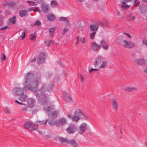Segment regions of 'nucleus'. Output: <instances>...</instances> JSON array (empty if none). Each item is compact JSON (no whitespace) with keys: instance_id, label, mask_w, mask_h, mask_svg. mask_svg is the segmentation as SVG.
Masks as SVG:
<instances>
[{"instance_id":"obj_1","label":"nucleus","mask_w":147,"mask_h":147,"mask_svg":"<svg viewBox=\"0 0 147 147\" xmlns=\"http://www.w3.org/2000/svg\"><path fill=\"white\" fill-rule=\"evenodd\" d=\"M34 75L32 73H27L25 77L24 86V87L25 91L30 90L34 92L38 91V87L39 79L36 78L34 79Z\"/></svg>"},{"instance_id":"obj_2","label":"nucleus","mask_w":147,"mask_h":147,"mask_svg":"<svg viewBox=\"0 0 147 147\" xmlns=\"http://www.w3.org/2000/svg\"><path fill=\"white\" fill-rule=\"evenodd\" d=\"M53 87L52 84L44 85L39 90V92L41 94L36 93L35 96L38 98V100L42 102V104L47 103L48 101L47 95H46L47 92H49L52 90Z\"/></svg>"},{"instance_id":"obj_3","label":"nucleus","mask_w":147,"mask_h":147,"mask_svg":"<svg viewBox=\"0 0 147 147\" xmlns=\"http://www.w3.org/2000/svg\"><path fill=\"white\" fill-rule=\"evenodd\" d=\"M74 115H71L70 114L67 115V117L72 121L78 122L80 119L87 120L88 119V115L79 109H76L74 112Z\"/></svg>"},{"instance_id":"obj_4","label":"nucleus","mask_w":147,"mask_h":147,"mask_svg":"<svg viewBox=\"0 0 147 147\" xmlns=\"http://www.w3.org/2000/svg\"><path fill=\"white\" fill-rule=\"evenodd\" d=\"M105 58L101 56H98L95 59L94 62V65L95 67H99L100 69L105 68L107 64V62L104 61Z\"/></svg>"},{"instance_id":"obj_5","label":"nucleus","mask_w":147,"mask_h":147,"mask_svg":"<svg viewBox=\"0 0 147 147\" xmlns=\"http://www.w3.org/2000/svg\"><path fill=\"white\" fill-rule=\"evenodd\" d=\"M24 88L20 87H15L12 90V92L13 93L20 96L22 94H24Z\"/></svg>"},{"instance_id":"obj_6","label":"nucleus","mask_w":147,"mask_h":147,"mask_svg":"<svg viewBox=\"0 0 147 147\" xmlns=\"http://www.w3.org/2000/svg\"><path fill=\"white\" fill-rule=\"evenodd\" d=\"M76 125L73 124H71L66 129L67 132L69 134H73L76 131Z\"/></svg>"},{"instance_id":"obj_7","label":"nucleus","mask_w":147,"mask_h":147,"mask_svg":"<svg viewBox=\"0 0 147 147\" xmlns=\"http://www.w3.org/2000/svg\"><path fill=\"white\" fill-rule=\"evenodd\" d=\"M87 125L86 123H82L78 128V133L82 134L87 129Z\"/></svg>"},{"instance_id":"obj_8","label":"nucleus","mask_w":147,"mask_h":147,"mask_svg":"<svg viewBox=\"0 0 147 147\" xmlns=\"http://www.w3.org/2000/svg\"><path fill=\"white\" fill-rule=\"evenodd\" d=\"M45 56L46 54L43 52H41L39 54L38 57L37 63L38 64H40L44 62Z\"/></svg>"},{"instance_id":"obj_9","label":"nucleus","mask_w":147,"mask_h":147,"mask_svg":"<svg viewBox=\"0 0 147 147\" xmlns=\"http://www.w3.org/2000/svg\"><path fill=\"white\" fill-rule=\"evenodd\" d=\"M123 42L124 43L123 45V46L125 47L131 49L135 46V44L131 42L127 41L125 40H124Z\"/></svg>"},{"instance_id":"obj_10","label":"nucleus","mask_w":147,"mask_h":147,"mask_svg":"<svg viewBox=\"0 0 147 147\" xmlns=\"http://www.w3.org/2000/svg\"><path fill=\"white\" fill-rule=\"evenodd\" d=\"M111 103L113 110L115 111H117L118 110V105L116 100L114 98L112 99Z\"/></svg>"},{"instance_id":"obj_11","label":"nucleus","mask_w":147,"mask_h":147,"mask_svg":"<svg viewBox=\"0 0 147 147\" xmlns=\"http://www.w3.org/2000/svg\"><path fill=\"white\" fill-rule=\"evenodd\" d=\"M19 14L20 17H27L29 15L28 11L25 9L20 10L19 12Z\"/></svg>"},{"instance_id":"obj_12","label":"nucleus","mask_w":147,"mask_h":147,"mask_svg":"<svg viewBox=\"0 0 147 147\" xmlns=\"http://www.w3.org/2000/svg\"><path fill=\"white\" fill-rule=\"evenodd\" d=\"M41 8L42 11L43 12L46 13L48 12L49 7V6L46 3H43L41 5Z\"/></svg>"},{"instance_id":"obj_13","label":"nucleus","mask_w":147,"mask_h":147,"mask_svg":"<svg viewBox=\"0 0 147 147\" xmlns=\"http://www.w3.org/2000/svg\"><path fill=\"white\" fill-rule=\"evenodd\" d=\"M91 44L92 50L94 51H97L101 46V45L97 44L95 42H92Z\"/></svg>"},{"instance_id":"obj_14","label":"nucleus","mask_w":147,"mask_h":147,"mask_svg":"<svg viewBox=\"0 0 147 147\" xmlns=\"http://www.w3.org/2000/svg\"><path fill=\"white\" fill-rule=\"evenodd\" d=\"M27 103L28 106L30 108H32L35 105V101L32 98H29L27 100Z\"/></svg>"},{"instance_id":"obj_15","label":"nucleus","mask_w":147,"mask_h":147,"mask_svg":"<svg viewBox=\"0 0 147 147\" xmlns=\"http://www.w3.org/2000/svg\"><path fill=\"white\" fill-rule=\"evenodd\" d=\"M68 144H70L73 147H80L78 143L74 139L69 140Z\"/></svg>"},{"instance_id":"obj_16","label":"nucleus","mask_w":147,"mask_h":147,"mask_svg":"<svg viewBox=\"0 0 147 147\" xmlns=\"http://www.w3.org/2000/svg\"><path fill=\"white\" fill-rule=\"evenodd\" d=\"M16 17L15 16H13L12 17L10 18L7 21V24H14L16 22Z\"/></svg>"},{"instance_id":"obj_17","label":"nucleus","mask_w":147,"mask_h":147,"mask_svg":"<svg viewBox=\"0 0 147 147\" xmlns=\"http://www.w3.org/2000/svg\"><path fill=\"white\" fill-rule=\"evenodd\" d=\"M101 45L104 49L107 50L108 49L109 45H107V42L104 40H102L100 42Z\"/></svg>"},{"instance_id":"obj_18","label":"nucleus","mask_w":147,"mask_h":147,"mask_svg":"<svg viewBox=\"0 0 147 147\" xmlns=\"http://www.w3.org/2000/svg\"><path fill=\"white\" fill-rule=\"evenodd\" d=\"M58 140L61 143H65L67 144H68L69 140L67 138L60 137L58 138Z\"/></svg>"},{"instance_id":"obj_19","label":"nucleus","mask_w":147,"mask_h":147,"mask_svg":"<svg viewBox=\"0 0 147 147\" xmlns=\"http://www.w3.org/2000/svg\"><path fill=\"white\" fill-rule=\"evenodd\" d=\"M90 30L91 31L95 32L98 30L99 28V26L95 24H92L90 26Z\"/></svg>"},{"instance_id":"obj_20","label":"nucleus","mask_w":147,"mask_h":147,"mask_svg":"<svg viewBox=\"0 0 147 147\" xmlns=\"http://www.w3.org/2000/svg\"><path fill=\"white\" fill-rule=\"evenodd\" d=\"M65 95L64 97L65 100L67 102H70L72 101V98L68 92H65Z\"/></svg>"},{"instance_id":"obj_21","label":"nucleus","mask_w":147,"mask_h":147,"mask_svg":"<svg viewBox=\"0 0 147 147\" xmlns=\"http://www.w3.org/2000/svg\"><path fill=\"white\" fill-rule=\"evenodd\" d=\"M58 115V112L55 111H52L51 112L48 113V115L50 117L52 118H56Z\"/></svg>"},{"instance_id":"obj_22","label":"nucleus","mask_w":147,"mask_h":147,"mask_svg":"<svg viewBox=\"0 0 147 147\" xmlns=\"http://www.w3.org/2000/svg\"><path fill=\"white\" fill-rule=\"evenodd\" d=\"M137 90V88L136 87H128L126 88L125 89V90L127 92H131Z\"/></svg>"},{"instance_id":"obj_23","label":"nucleus","mask_w":147,"mask_h":147,"mask_svg":"<svg viewBox=\"0 0 147 147\" xmlns=\"http://www.w3.org/2000/svg\"><path fill=\"white\" fill-rule=\"evenodd\" d=\"M126 3H127L126 2L125 0L121 3V7L123 9H127L130 7V5L126 4Z\"/></svg>"},{"instance_id":"obj_24","label":"nucleus","mask_w":147,"mask_h":147,"mask_svg":"<svg viewBox=\"0 0 147 147\" xmlns=\"http://www.w3.org/2000/svg\"><path fill=\"white\" fill-rule=\"evenodd\" d=\"M47 17L48 20L51 21L54 20L56 18L55 15L52 13L48 14Z\"/></svg>"},{"instance_id":"obj_25","label":"nucleus","mask_w":147,"mask_h":147,"mask_svg":"<svg viewBox=\"0 0 147 147\" xmlns=\"http://www.w3.org/2000/svg\"><path fill=\"white\" fill-rule=\"evenodd\" d=\"M49 124L51 126L56 125L57 126L59 125V124L57 121H49L48 122Z\"/></svg>"},{"instance_id":"obj_26","label":"nucleus","mask_w":147,"mask_h":147,"mask_svg":"<svg viewBox=\"0 0 147 147\" xmlns=\"http://www.w3.org/2000/svg\"><path fill=\"white\" fill-rule=\"evenodd\" d=\"M136 17L135 16L132 15L131 13H129V14L127 15L126 17V19L128 20H133L135 19Z\"/></svg>"},{"instance_id":"obj_27","label":"nucleus","mask_w":147,"mask_h":147,"mask_svg":"<svg viewBox=\"0 0 147 147\" xmlns=\"http://www.w3.org/2000/svg\"><path fill=\"white\" fill-rule=\"evenodd\" d=\"M48 121V119H47L43 121L37 120L36 121V123L38 125H42L44 124L45 125H47V122Z\"/></svg>"},{"instance_id":"obj_28","label":"nucleus","mask_w":147,"mask_h":147,"mask_svg":"<svg viewBox=\"0 0 147 147\" xmlns=\"http://www.w3.org/2000/svg\"><path fill=\"white\" fill-rule=\"evenodd\" d=\"M20 96V97L19 98V100L22 102L25 101L27 97V96L26 94H25L24 93L23 94H22Z\"/></svg>"},{"instance_id":"obj_29","label":"nucleus","mask_w":147,"mask_h":147,"mask_svg":"<svg viewBox=\"0 0 147 147\" xmlns=\"http://www.w3.org/2000/svg\"><path fill=\"white\" fill-rule=\"evenodd\" d=\"M31 128L29 129L30 131H32L36 130L38 128V125L35 124L32 125V126L30 127Z\"/></svg>"},{"instance_id":"obj_30","label":"nucleus","mask_w":147,"mask_h":147,"mask_svg":"<svg viewBox=\"0 0 147 147\" xmlns=\"http://www.w3.org/2000/svg\"><path fill=\"white\" fill-rule=\"evenodd\" d=\"M59 121L62 125H64L67 123L66 119L63 117L59 119Z\"/></svg>"},{"instance_id":"obj_31","label":"nucleus","mask_w":147,"mask_h":147,"mask_svg":"<svg viewBox=\"0 0 147 147\" xmlns=\"http://www.w3.org/2000/svg\"><path fill=\"white\" fill-rule=\"evenodd\" d=\"M57 4L56 0H52L50 3V5L52 7L54 8L56 6Z\"/></svg>"},{"instance_id":"obj_32","label":"nucleus","mask_w":147,"mask_h":147,"mask_svg":"<svg viewBox=\"0 0 147 147\" xmlns=\"http://www.w3.org/2000/svg\"><path fill=\"white\" fill-rule=\"evenodd\" d=\"M45 45L47 47H49L51 45L54 44V41L50 40H49L45 42Z\"/></svg>"},{"instance_id":"obj_33","label":"nucleus","mask_w":147,"mask_h":147,"mask_svg":"<svg viewBox=\"0 0 147 147\" xmlns=\"http://www.w3.org/2000/svg\"><path fill=\"white\" fill-rule=\"evenodd\" d=\"M32 125V123L31 122H27L24 123V126L27 129H29L31 127Z\"/></svg>"},{"instance_id":"obj_34","label":"nucleus","mask_w":147,"mask_h":147,"mask_svg":"<svg viewBox=\"0 0 147 147\" xmlns=\"http://www.w3.org/2000/svg\"><path fill=\"white\" fill-rule=\"evenodd\" d=\"M77 40L79 42H81L82 43L84 44L85 43V38H81L80 36H78L77 38Z\"/></svg>"},{"instance_id":"obj_35","label":"nucleus","mask_w":147,"mask_h":147,"mask_svg":"<svg viewBox=\"0 0 147 147\" xmlns=\"http://www.w3.org/2000/svg\"><path fill=\"white\" fill-rule=\"evenodd\" d=\"M142 59H136L135 61V62L139 65H142Z\"/></svg>"},{"instance_id":"obj_36","label":"nucleus","mask_w":147,"mask_h":147,"mask_svg":"<svg viewBox=\"0 0 147 147\" xmlns=\"http://www.w3.org/2000/svg\"><path fill=\"white\" fill-rule=\"evenodd\" d=\"M56 29V27H53L51 28L49 30V32L50 34V35H51V34H52L54 31Z\"/></svg>"},{"instance_id":"obj_37","label":"nucleus","mask_w":147,"mask_h":147,"mask_svg":"<svg viewBox=\"0 0 147 147\" xmlns=\"http://www.w3.org/2000/svg\"><path fill=\"white\" fill-rule=\"evenodd\" d=\"M46 111L47 112H49L51 110L53 109V106L52 105L50 107H49L46 108L45 109Z\"/></svg>"},{"instance_id":"obj_38","label":"nucleus","mask_w":147,"mask_h":147,"mask_svg":"<svg viewBox=\"0 0 147 147\" xmlns=\"http://www.w3.org/2000/svg\"><path fill=\"white\" fill-rule=\"evenodd\" d=\"M25 30H24L23 32H22V34L20 36L19 38H21L22 40H23L25 37Z\"/></svg>"},{"instance_id":"obj_39","label":"nucleus","mask_w":147,"mask_h":147,"mask_svg":"<svg viewBox=\"0 0 147 147\" xmlns=\"http://www.w3.org/2000/svg\"><path fill=\"white\" fill-rule=\"evenodd\" d=\"M36 35L34 34H31V35L30 39L32 40H36Z\"/></svg>"},{"instance_id":"obj_40","label":"nucleus","mask_w":147,"mask_h":147,"mask_svg":"<svg viewBox=\"0 0 147 147\" xmlns=\"http://www.w3.org/2000/svg\"><path fill=\"white\" fill-rule=\"evenodd\" d=\"M96 32H94L91 33L90 35V38L91 39H93L95 36Z\"/></svg>"},{"instance_id":"obj_41","label":"nucleus","mask_w":147,"mask_h":147,"mask_svg":"<svg viewBox=\"0 0 147 147\" xmlns=\"http://www.w3.org/2000/svg\"><path fill=\"white\" fill-rule=\"evenodd\" d=\"M59 19L60 20L62 21H65L66 22H68V21L66 19V18L65 17H59Z\"/></svg>"},{"instance_id":"obj_42","label":"nucleus","mask_w":147,"mask_h":147,"mask_svg":"<svg viewBox=\"0 0 147 147\" xmlns=\"http://www.w3.org/2000/svg\"><path fill=\"white\" fill-rule=\"evenodd\" d=\"M3 18L2 16H0V26L3 25Z\"/></svg>"},{"instance_id":"obj_43","label":"nucleus","mask_w":147,"mask_h":147,"mask_svg":"<svg viewBox=\"0 0 147 147\" xmlns=\"http://www.w3.org/2000/svg\"><path fill=\"white\" fill-rule=\"evenodd\" d=\"M98 24L100 25H105L106 26H108V23L107 22H106L105 23L102 22H100L98 23Z\"/></svg>"},{"instance_id":"obj_44","label":"nucleus","mask_w":147,"mask_h":147,"mask_svg":"<svg viewBox=\"0 0 147 147\" xmlns=\"http://www.w3.org/2000/svg\"><path fill=\"white\" fill-rule=\"evenodd\" d=\"M143 43L147 47V38H145L143 40Z\"/></svg>"},{"instance_id":"obj_45","label":"nucleus","mask_w":147,"mask_h":147,"mask_svg":"<svg viewBox=\"0 0 147 147\" xmlns=\"http://www.w3.org/2000/svg\"><path fill=\"white\" fill-rule=\"evenodd\" d=\"M27 2L31 5L34 6L35 4V2L31 1H28Z\"/></svg>"},{"instance_id":"obj_46","label":"nucleus","mask_w":147,"mask_h":147,"mask_svg":"<svg viewBox=\"0 0 147 147\" xmlns=\"http://www.w3.org/2000/svg\"><path fill=\"white\" fill-rule=\"evenodd\" d=\"M7 29H9V26H4V27H3V28H0V30H5Z\"/></svg>"},{"instance_id":"obj_47","label":"nucleus","mask_w":147,"mask_h":147,"mask_svg":"<svg viewBox=\"0 0 147 147\" xmlns=\"http://www.w3.org/2000/svg\"><path fill=\"white\" fill-rule=\"evenodd\" d=\"M5 113L8 114H9L10 113L9 109L7 108H5Z\"/></svg>"},{"instance_id":"obj_48","label":"nucleus","mask_w":147,"mask_h":147,"mask_svg":"<svg viewBox=\"0 0 147 147\" xmlns=\"http://www.w3.org/2000/svg\"><path fill=\"white\" fill-rule=\"evenodd\" d=\"M98 70H99L98 69H94L93 68H91L89 71V73H91L92 71H98Z\"/></svg>"},{"instance_id":"obj_49","label":"nucleus","mask_w":147,"mask_h":147,"mask_svg":"<svg viewBox=\"0 0 147 147\" xmlns=\"http://www.w3.org/2000/svg\"><path fill=\"white\" fill-rule=\"evenodd\" d=\"M41 24L40 22L38 20H36L35 22V25H39Z\"/></svg>"},{"instance_id":"obj_50","label":"nucleus","mask_w":147,"mask_h":147,"mask_svg":"<svg viewBox=\"0 0 147 147\" xmlns=\"http://www.w3.org/2000/svg\"><path fill=\"white\" fill-rule=\"evenodd\" d=\"M15 102H16L17 103H18V104H19V105H24V104L22 102H19L17 100H15Z\"/></svg>"},{"instance_id":"obj_51","label":"nucleus","mask_w":147,"mask_h":147,"mask_svg":"<svg viewBox=\"0 0 147 147\" xmlns=\"http://www.w3.org/2000/svg\"><path fill=\"white\" fill-rule=\"evenodd\" d=\"M43 0H34L37 3H40Z\"/></svg>"},{"instance_id":"obj_52","label":"nucleus","mask_w":147,"mask_h":147,"mask_svg":"<svg viewBox=\"0 0 147 147\" xmlns=\"http://www.w3.org/2000/svg\"><path fill=\"white\" fill-rule=\"evenodd\" d=\"M80 78L81 82H83L84 80V78L83 76L81 75H80Z\"/></svg>"},{"instance_id":"obj_53","label":"nucleus","mask_w":147,"mask_h":147,"mask_svg":"<svg viewBox=\"0 0 147 147\" xmlns=\"http://www.w3.org/2000/svg\"><path fill=\"white\" fill-rule=\"evenodd\" d=\"M138 0H135L134 2V5L135 6H137L138 5Z\"/></svg>"},{"instance_id":"obj_54","label":"nucleus","mask_w":147,"mask_h":147,"mask_svg":"<svg viewBox=\"0 0 147 147\" xmlns=\"http://www.w3.org/2000/svg\"><path fill=\"white\" fill-rule=\"evenodd\" d=\"M3 61L5 60L6 59V56L5 54L4 53L3 54Z\"/></svg>"},{"instance_id":"obj_55","label":"nucleus","mask_w":147,"mask_h":147,"mask_svg":"<svg viewBox=\"0 0 147 147\" xmlns=\"http://www.w3.org/2000/svg\"><path fill=\"white\" fill-rule=\"evenodd\" d=\"M36 58L35 57H34L30 61V62L31 63H32L36 61Z\"/></svg>"},{"instance_id":"obj_56","label":"nucleus","mask_w":147,"mask_h":147,"mask_svg":"<svg viewBox=\"0 0 147 147\" xmlns=\"http://www.w3.org/2000/svg\"><path fill=\"white\" fill-rule=\"evenodd\" d=\"M124 34L125 35H126L127 36H128L129 38H131V35L129 34H128V33H124Z\"/></svg>"},{"instance_id":"obj_57","label":"nucleus","mask_w":147,"mask_h":147,"mask_svg":"<svg viewBox=\"0 0 147 147\" xmlns=\"http://www.w3.org/2000/svg\"><path fill=\"white\" fill-rule=\"evenodd\" d=\"M68 30V29L67 28H65L63 30V32L64 33L67 32Z\"/></svg>"},{"instance_id":"obj_58","label":"nucleus","mask_w":147,"mask_h":147,"mask_svg":"<svg viewBox=\"0 0 147 147\" xmlns=\"http://www.w3.org/2000/svg\"><path fill=\"white\" fill-rule=\"evenodd\" d=\"M34 8V7H31L29 8L28 9V11L29 12L32 11L33 10L34 11V10H33Z\"/></svg>"},{"instance_id":"obj_59","label":"nucleus","mask_w":147,"mask_h":147,"mask_svg":"<svg viewBox=\"0 0 147 147\" xmlns=\"http://www.w3.org/2000/svg\"><path fill=\"white\" fill-rule=\"evenodd\" d=\"M144 71L146 73H147V67L144 70Z\"/></svg>"},{"instance_id":"obj_60","label":"nucleus","mask_w":147,"mask_h":147,"mask_svg":"<svg viewBox=\"0 0 147 147\" xmlns=\"http://www.w3.org/2000/svg\"><path fill=\"white\" fill-rule=\"evenodd\" d=\"M126 2H128L131 1H132V0H124Z\"/></svg>"},{"instance_id":"obj_61","label":"nucleus","mask_w":147,"mask_h":147,"mask_svg":"<svg viewBox=\"0 0 147 147\" xmlns=\"http://www.w3.org/2000/svg\"><path fill=\"white\" fill-rule=\"evenodd\" d=\"M22 110L24 111H27V110H26V109L25 108H24L23 109H22Z\"/></svg>"},{"instance_id":"obj_62","label":"nucleus","mask_w":147,"mask_h":147,"mask_svg":"<svg viewBox=\"0 0 147 147\" xmlns=\"http://www.w3.org/2000/svg\"><path fill=\"white\" fill-rule=\"evenodd\" d=\"M14 3H14L13 2H10V5H13Z\"/></svg>"},{"instance_id":"obj_63","label":"nucleus","mask_w":147,"mask_h":147,"mask_svg":"<svg viewBox=\"0 0 147 147\" xmlns=\"http://www.w3.org/2000/svg\"><path fill=\"white\" fill-rule=\"evenodd\" d=\"M117 14L118 16H119L120 15V12L118 11H117Z\"/></svg>"},{"instance_id":"obj_64","label":"nucleus","mask_w":147,"mask_h":147,"mask_svg":"<svg viewBox=\"0 0 147 147\" xmlns=\"http://www.w3.org/2000/svg\"><path fill=\"white\" fill-rule=\"evenodd\" d=\"M79 1H80L81 2H83L85 0H77Z\"/></svg>"}]
</instances>
